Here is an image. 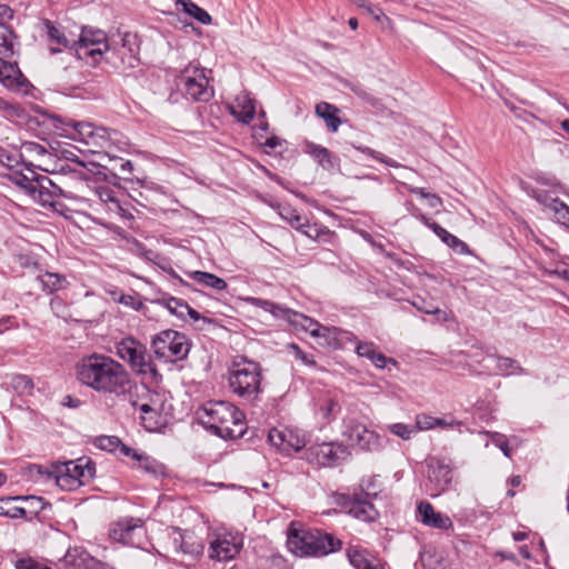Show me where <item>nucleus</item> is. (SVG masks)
Here are the masks:
<instances>
[{
    "label": "nucleus",
    "mask_w": 569,
    "mask_h": 569,
    "mask_svg": "<svg viewBox=\"0 0 569 569\" xmlns=\"http://www.w3.org/2000/svg\"><path fill=\"white\" fill-rule=\"evenodd\" d=\"M73 189L84 192L87 189L96 198L104 203L114 204L122 210L113 190L106 186L110 183L119 186V174L107 172V168L93 156H109L112 146L111 132L103 127H96L91 122L73 121Z\"/></svg>",
    "instance_id": "f257e3e1"
},
{
    "label": "nucleus",
    "mask_w": 569,
    "mask_h": 569,
    "mask_svg": "<svg viewBox=\"0 0 569 569\" xmlns=\"http://www.w3.org/2000/svg\"><path fill=\"white\" fill-rule=\"evenodd\" d=\"M76 375L82 385L92 390L124 397L129 401H132V391L139 390L124 367L104 355L92 353L83 357L76 366Z\"/></svg>",
    "instance_id": "f03ea898"
},
{
    "label": "nucleus",
    "mask_w": 569,
    "mask_h": 569,
    "mask_svg": "<svg viewBox=\"0 0 569 569\" xmlns=\"http://www.w3.org/2000/svg\"><path fill=\"white\" fill-rule=\"evenodd\" d=\"M200 425L224 440L242 438L247 430L246 416L228 401H208L197 411Z\"/></svg>",
    "instance_id": "7ed1b4c3"
},
{
    "label": "nucleus",
    "mask_w": 569,
    "mask_h": 569,
    "mask_svg": "<svg viewBox=\"0 0 569 569\" xmlns=\"http://www.w3.org/2000/svg\"><path fill=\"white\" fill-rule=\"evenodd\" d=\"M262 380V368L259 362L244 356L234 357L228 371L229 388L233 395L250 405H256L261 401L263 393Z\"/></svg>",
    "instance_id": "20e7f679"
},
{
    "label": "nucleus",
    "mask_w": 569,
    "mask_h": 569,
    "mask_svg": "<svg viewBox=\"0 0 569 569\" xmlns=\"http://www.w3.org/2000/svg\"><path fill=\"white\" fill-rule=\"evenodd\" d=\"M287 546L297 557L321 558L340 551L343 542L331 532L307 529L291 531L288 535Z\"/></svg>",
    "instance_id": "39448f33"
},
{
    "label": "nucleus",
    "mask_w": 569,
    "mask_h": 569,
    "mask_svg": "<svg viewBox=\"0 0 569 569\" xmlns=\"http://www.w3.org/2000/svg\"><path fill=\"white\" fill-rule=\"evenodd\" d=\"M335 503L351 518L366 522H376L380 512L375 506L378 493H367L362 489L349 488L346 492H336Z\"/></svg>",
    "instance_id": "423d86ee"
},
{
    "label": "nucleus",
    "mask_w": 569,
    "mask_h": 569,
    "mask_svg": "<svg viewBox=\"0 0 569 569\" xmlns=\"http://www.w3.org/2000/svg\"><path fill=\"white\" fill-rule=\"evenodd\" d=\"M176 84L186 99L194 102H209L214 96L207 69L200 66L188 64L176 78Z\"/></svg>",
    "instance_id": "0eeeda50"
},
{
    "label": "nucleus",
    "mask_w": 569,
    "mask_h": 569,
    "mask_svg": "<svg viewBox=\"0 0 569 569\" xmlns=\"http://www.w3.org/2000/svg\"><path fill=\"white\" fill-rule=\"evenodd\" d=\"M140 42L138 36L131 32H124L120 37V42L109 43L106 50L104 59L117 72L130 74L140 66Z\"/></svg>",
    "instance_id": "6e6552de"
},
{
    "label": "nucleus",
    "mask_w": 569,
    "mask_h": 569,
    "mask_svg": "<svg viewBox=\"0 0 569 569\" xmlns=\"http://www.w3.org/2000/svg\"><path fill=\"white\" fill-rule=\"evenodd\" d=\"M109 49L107 34L103 30L82 27L78 41H73V51L79 61L96 67Z\"/></svg>",
    "instance_id": "1a4fd4ad"
},
{
    "label": "nucleus",
    "mask_w": 569,
    "mask_h": 569,
    "mask_svg": "<svg viewBox=\"0 0 569 569\" xmlns=\"http://www.w3.org/2000/svg\"><path fill=\"white\" fill-rule=\"evenodd\" d=\"M154 355L166 361L184 359L190 351V343L184 333L167 329L159 332L151 342Z\"/></svg>",
    "instance_id": "9d476101"
},
{
    "label": "nucleus",
    "mask_w": 569,
    "mask_h": 569,
    "mask_svg": "<svg viewBox=\"0 0 569 569\" xmlns=\"http://www.w3.org/2000/svg\"><path fill=\"white\" fill-rule=\"evenodd\" d=\"M301 329L317 338L321 347L330 350L346 349L349 347V342L356 340L353 332L338 327H326L308 316Z\"/></svg>",
    "instance_id": "9b49d317"
},
{
    "label": "nucleus",
    "mask_w": 569,
    "mask_h": 569,
    "mask_svg": "<svg viewBox=\"0 0 569 569\" xmlns=\"http://www.w3.org/2000/svg\"><path fill=\"white\" fill-rule=\"evenodd\" d=\"M349 456L348 447L338 441L312 443L303 451L305 459L320 468L337 467Z\"/></svg>",
    "instance_id": "f8f14e48"
},
{
    "label": "nucleus",
    "mask_w": 569,
    "mask_h": 569,
    "mask_svg": "<svg viewBox=\"0 0 569 569\" xmlns=\"http://www.w3.org/2000/svg\"><path fill=\"white\" fill-rule=\"evenodd\" d=\"M116 349L117 356L127 361L133 371L141 375L157 373L146 346L138 340L131 337L124 338L117 343Z\"/></svg>",
    "instance_id": "ddd939ff"
},
{
    "label": "nucleus",
    "mask_w": 569,
    "mask_h": 569,
    "mask_svg": "<svg viewBox=\"0 0 569 569\" xmlns=\"http://www.w3.org/2000/svg\"><path fill=\"white\" fill-rule=\"evenodd\" d=\"M69 461L52 462L50 466L31 463L24 468V476L34 482H52L62 490L71 489Z\"/></svg>",
    "instance_id": "4468645a"
},
{
    "label": "nucleus",
    "mask_w": 569,
    "mask_h": 569,
    "mask_svg": "<svg viewBox=\"0 0 569 569\" xmlns=\"http://www.w3.org/2000/svg\"><path fill=\"white\" fill-rule=\"evenodd\" d=\"M144 533V521L141 518L122 517L109 526V538L123 546L140 547Z\"/></svg>",
    "instance_id": "2eb2a0df"
},
{
    "label": "nucleus",
    "mask_w": 569,
    "mask_h": 569,
    "mask_svg": "<svg viewBox=\"0 0 569 569\" xmlns=\"http://www.w3.org/2000/svg\"><path fill=\"white\" fill-rule=\"evenodd\" d=\"M453 469L443 459L431 458L427 463L426 491L432 497H439L451 488Z\"/></svg>",
    "instance_id": "dca6fc26"
},
{
    "label": "nucleus",
    "mask_w": 569,
    "mask_h": 569,
    "mask_svg": "<svg viewBox=\"0 0 569 569\" xmlns=\"http://www.w3.org/2000/svg\"><path fill=\"white\" fill-rule=\"evenodd\" d=\"M242 538L232 532H214L209 541V557L218 561L233 559L242 549Z\"/></svg>",
    "instance_id": "f3484780"
},
{
    "label": "nucleus",
    "mask_w": 569,
    "mask_h": 569,
    "mask_svg": "<svg viewBox=\"0 0 569 569\" xmlns=\"http://www.w3.org/2000/svg\"><path fill=\"white\" fill-rule=\"evenodd\" d=\"M268 442L284 456H290L292 452H298L306 447L305 438L287 428L270 429Z\"/></svg>",
    "instance_id": "a211bd4d"
},
{
    "label": "nucleus",
    "mask_w": 569,
    "mask_h": 569,
    "mask_svg": "<svg viewBox=\"0 0 569 569\" xmlns=\"http://www.w3.org/2000/svg\"><path fill=\"white\" fill-rule=\"evenodd\" d=\"M346 436L360 450L376 451L381 447L379 435L357 421L347 426Z\"/></svg>",
    "instance_id": "6ab92c4d"
},
{
    "label": "nucleus",
    "mask_w": 569,
    "mask_h": 569,
    "mask_svg": "<svg viewBox=\"0 0 569 569\" xmlns=\"http://www.w3.org/2000/svg\"><path fill=\"white\" fill-rule=\"evenodd\" d=\"M253 303L257 307L262 308L263 310L270 312L273 317L287 320L291 326L296 329H301L305 321H307V316L295 311L292 309L282 307L272 301L254 298Z\"/></svg>",
    "instance_id": "aec40b11"
},
{
    "label": "nucleus",
    "mask_w": 569,
    "mask_h": 569,
    "mask_svg": "<svg viewBox=\"0 0 569 569\" xmlns=\"http://www.w3.org/2000/svg\"><path fill=\"white\" fill-rule=\"evenodd\" d=\"M137 395L134 390L132 391V396ZM131 405L133 407H139L140 410V419L141 425L147 431L150 432H160L162 429L167 427L168 420L167 417L163 416L158 409L153 408L149 403H141L139 405L137 400L133 398L131 399Z\"/></svg>",
    "instance_id": "412c9836"
},
{
    "label": "nucleus",
    "mask_w": 569,
    "mask_h": 569,
    "mask_svg": "<svg viewBox=\"0 0 569 569\" xmlns=\"http://www.w3.org/2000/svg\"><path fill=\"white\" fill-rule=\"evenodd\" d=\"M417 513L418 520L425 526L442 530L452 528L451 519L441 512H437L429 501H420L417 506Z\"/></svg>",
    "instance_id": "4be33fe9"
},
{
    "label": "nucleus",
    "mask_w": 569,
    "mask_h": 569,
    "mask_svg": "<svg viewBox=\"0 0 569 569\" xmlns=\"http://www.w3.org/2000/svg\"><path fill=\"white\" fill-rule=\"evenodd\" d=\"M0 83L10 91H20L29 82L17 62L4 60L0 61Z\"/></svg>",
    "instance_id": "5701e85b"
},
{
    "label": "nucleus",
    "mask_w": 569,
    "mask_h": 569,
    "mask_svg": "<svg viewBox=\"0 0 569 569\" xmlns=\"http://www.w3.org/2000/svg\"><path fill=\"white\" fill-rule=\"evenodd\" d=\"M305 151L326 171L331 172L340 168V158L323 146L308 141Z\"/></svg>",
    "instance_id": "b1692460"
},
{
    "label": "nucleus",
    "mask_w": 569,
    "mask_h": 569,
    "mask_svg": "<svg viewBox=\"0 0 569 569\" xmlns=\"http://www.w3.org/2000/svg\"><path fill=\"white\" fill-rule=\"evenodd\" d=\"M230 113L241 123L249 124L256 113V100L248 92L237 96L234 104L229 107Z\"/></svg>",
    "instance_id": "393cba45"
},
{
    "label": "nucleus",
    "mask_w": 569,
    "mask_h": 569,
    "mask_svg": "<svg viewBox=\"0 0 569 569\" xmlns=\"http://www.w3.org/2000/svg\"><path fill=\"white\" fill-rule=\"evenodd\" d=\"M31 176L19 173L14 178V182L26 189L29 194H31L33 198L36 197V193H39V196L42 194V189H48L47 184H51L56 188V192H62V190L59 187H56L52 181L44 176H37L36 172L28 168Z\"/></svg>",
    "instance_id": "a878e982"
},
{
    "label": "nucleus",
    "mask_w": 569,
    "mask_h": 569,
    "mask_svg": "<svg viewBox=\"0 0 569 569\" xmlns=\"http://www.w3.org/2000/svg\"><path fill=\"white\" fill-rule=\"evenodd\" d=\"M96 476V462L89 457L73 460V483L78 486L89 485Z\"/></svg>",
    "instance_id": "bb28decb"
},
{
    "label": "nucleus",
    "mask_w": 569,
    "mask_h": 569,
    "mask_svg": "<svg viewBox=\"0 0 569 569\" xmlns=\"http://www.w3.org/2000/svg\"><path fill=\"white\" fill-rule=\"evenodd\" d=\"M17 34L7 23H0V61L9 60L18 52Z\"/></svg>",
    "instance_id": "cd10ccee"
},
{
    "label": "nucleus",
    "mask_w": 569,
    "mask_h": 569,
    "mask_svg": "<svg viewBox=\"0 0 569 569\" xmlns=\"http://www.w3.org/2000/svg\"><path fill=\"white\" fill-rule=\"evenodd\" d=\"M487 357L496 362L495 373L503 377L527 375V371L513 358L488 353Z\"/></svg>",
    "instance_id": "c85d7f7f"
},
{
    "label": "nucleus",
    "mask_w": 569,
    "mask_h": 569,
    "mask_svg": "<svg viewBox=\"0 0 569 569\" xmlns=\"http://www.w3.org/2000/svg\"><path fill=\"white\" fill-rule=\"evenodd\" d=\"M315 112L319 118H321L325 121L330 132L338 131L341 124V119L339 117L340 109L338 107L329 102L321 101L316 104Z\"/></svg>",
    "instance_id": "c756f323"
},
{
    "label": "nucleus",
    "mask_w": 569,
    "mask_h": 569,
    "mask_svg": "<svg viewBox=\"0 0 569 569\" xmlns=\"http://www.w3.org/2000/svg\"><path fill=\"white\" fill-rule=\"evenodd\" d=\"M347 557L355 569H385L383 566L373 563L370 555L359 547L351 546L347 549Z\"/></svg>",
    "instance_id": "7c9ffc66"
},
{
    "label": "nucleus",
    "mask_w": 569,
    "mask_h": 569,
    "mask_svg": "<svg viewBox=\"0 0 569 569\" xmlns=\"http://www.w3.org/2000/svg\"><path fill=\"white\" fill-rule=\"evenodd\" d=\"M433 232L435 234L441 239L443 243H446L449 248L453 249L460 254H471L472 251L469 248V246L460 240L455 234L450 233L447 229L441 227L440 224L433 226Z\"/></svg>",
    "instance_id": "2f4dec72"
},
{
    "label": "nucleus",
    "mask_w": 569,
    "mask_h": 569,
    "mask_svg": "<svg viewBox=\"0 0 569 569\" xmlns=\"http://www.w3.org/2000/svg\"><path fill=\"white\" fill-rule=\"evenodd\" d=\"M189 277L197 283L217 291H222L228 287L224 279L207 271H192L189 273Z\"/></svg>",
    "instance_id": "473e14b6"
},
{
    "label": "nucleus",
    "mask_w": 569,
    "mask_h": 569,
    "mask_svg": "<svg viewBox=\"0 0 569 569\" xmlns=\"http://www.w3.org/2000/svg\"><path fill=\"white\" fill-rule=\"evenodd\" d=\"M43 27L51 43H56L58 47L50 46L51 53H58L62 51V48L68 47V39L64 33L56 26L52 21L43 20Z\"/></svg>",
    "instance_id": "72a5a7b5"
},
{
    "label": "nucleus",
    "mask_w": 569,
    "mask_h": 569,
    "mask_svg": "<svg viewBox=\"0 0 569 569\" xmlns=\"http://www.w3.org/2000/svg\"><path fill=\"white\" fill-rule=\"evenodd\" d=\"M134 461L139 469L156 478L166 475V466L144 452H140Z\"/></svg>",
    "instance_id": "f704fd0d"
},
{
    "label": "nucleus",
    "mask_w": 569,
    "mask_h": 569,
    "mask_svg": "<svg viewBox=\"0 0 569 569\" xmlns=\"http://www.w3.org/2000/svg\"><path fill=\"white\" fill-rule=\"evenodd\" d=\"M73 569H102L101 562L83 548H73Z\"/></svg>",
    "instance_id": "c9c22d12"
},
{
    "label": "nucleus",
    "mask_w": 569,
    "mask_h": 569,
    "mask_svg": "<svg viewBox=\"0 0 569 569\" xmlns=\"http://www.w3.org/2000/svg\"><path fill=\"white\" fill-rule=\"evenodd\" d=\"M340 409L338 400L331 396H325L317 402V413L327 421L333 420Z\"/></svg>",
    "instance_id": "e433bc0d"
},
{
    "label": "nucleus",
    "mask_w": 569,
    "mask_h": 569,
    "mask_svg": "<svg viewBox=\"0 0 569 569\" xmlns=\"http://www.w3.org/2000/svg\"><path fill=\"white\" fill-rule=\"evenodd\" d=\"M177 4L182 7V10L188 16L192 17L202 24H210L212 22L211 16L197 3L191 0H177Z\"/></svg>",
    "instance_id": "4c0bfd02"
},
{
    "label": "nucleus",
    "mask_w": 569,
    "mask_h": 569,
    "mask_svg": "<svg viewBox=\"0 0 569 569\" xmlns=\"http://www.w3.org/2000/svg\"><path fill=\"white\" fill-rule=\"evenodd\" d=\"M204 546L201 541H197L192 532H184L180 535L179 550L186 555L197 557L203 552Z\"/></svg>",
    "instance_id": "58836bf2"
},
{
    "label": "nucleus",
    "mask_w": 569,
    "mask_h": 569,
    "mask_svg": "<svg viewBox=\"0 0 569 569\" xmlns=\"http://www.w3.org/2000/svg\"><path fill=\"white\" fill-rule=\"evenodd\" d=\"M280 217L293 229L301 231L307 226V218L301 216L298 210L291 207H283Z\"/></svg>",
    "instance_id": "ea45409f"
},
{
    "label": "nucleus",
    "mask_w": 569,
    "mask_h": 569,
    "mask_svg": "<svg viewBox=\"0 0 569 569\" xmlns=\"http://www.w3.org/2000/svg\"><path fill=\"white\" fill-rule=\"evenodd\" d=\"M158 303L167 308L170 313L181 319L184 318V310H188V303L184 300L171 296L159 299Z\"/></svg>",
    "instance_id": "a19ab883"
},
{
    "label": "nucleus",
    "mask_w": 569,
    "mask_h": 569,
    "mask_svg": "<svg viewBox=\"0 0 569 569\" xmlns=\"http://www.w3.org/2000/svg\"><path fill=\"white\" fill-rule=\"evenodd\" d=\"M97 156H93L91 157V159H94ZM99 158H103L106 157L103 153L101 156H98ZM110 158V160H112L114 162L112 169L113 170H119L122 176H119V180H126V181H133V176H132V172H133V163L132 161L130 160H124L122 158H114V157H111L110 154L108 156Z\"/></svg>",
    "instance_id": "79ce46f5"
},
{
    "label": "nucleus",
    "mask_w": 569,
    "mask_h": 569,
    "mask_svg": "<svg viewBox=\"0 0 569 569\" xmlns=\"http://www.w3.org/2000/svg\"><path fill=\"white\" fill-rule=\"evenodd\" d=\"M300 232L312 240H320L325 237H331L335 234V232L331 231L327 226L321 223L311 224L309 220H307L306 228H303Z\"/></svg>",
    "instance_id": "37998d69"
},
{
    "label": "nucleus",
    "mask_w": 569,
    "mask_h": 569,
    "mask_svg": "<svg viewBox=\"0 0 569 569\" xmlns=\"http://www.w3.org/2000/svg\"><path fill=\"white\" fill-rule=\"evenodd\" d=\"M356 149L358 151H360L361 153H363L365 156L371 158V159H375L381 163H385L386 166L388 167H391V168H399L401 167L400 163H398L396 160L387 157L386 154L370 148V147H367V146H358L356 147Z\"/></svg>",
    "instance_id": "c03bdc74"
},
{
    "label": "nucleus",
    "mask_w": 569,
    "mask_h": 569,
    "mask_svg": "<svg viewBox=\"0 0 569 569\" xmlns=\"http://www.w3.org/2000/svg\"><path fill=\"white\" fill-rule=\"evenodd\" d=\"M51 310L58 317L69 322L71 318V309L69 305L59 296H54L50 302Z\"/></svg>",
    "instance_id": "a18cd8bd"
},
{
    "label": "nucleus",
    "mask_w": 569,
    "mask_h": 569,
    "mask_svg": "<svg viewBox=\"0 0 569 569\" xmlns=\"http://www.w3.org/2000/svg\"><path fill=\"white\" fill-rule=\"evenodd\" d=\"M349 346H355L356 353L368 360L378 351V347L375 342L360 341L357 337L355 341L349 342Z\"/></svg>",
    "instance_id": "49530a36"
},
{
    "label": "nucleus",
    "mask_w": 569,
    "mask_h": 569,
    "mask_svg": "<svg viewBox=\"0 0 569 569\" xmlns=\"http://www.w3.org/2000/svg\"><path fill=\"white\" fill-rule=\"evenodd\" d=\"M94 446L101 450L116 452L121 445V440L117 436H99L93 441Z\"/></svg>",
    "instance_id": "de8ad7c7"
},
{
    "label": "nucleus",
    "mask_w": 569,
    "mask_h": 569,
    "mask_svg": "<svg viewBox=\"0 0 569 569\" xmlns=\"http://www.w3.org/2000/svg\"><path fill=\"white\" fill-rule=\"evenodd\" d=\"M388 430L392 435H395L403 440H409V439H411L412 435L417 433V428H415V426L406 425L402 422L389 425Z\"/></svg>",
    "instance_id": "09e8293b"
},
{
    "label": "nucleus",
    "mask_w": 569,
    "mask_h": 569,
    "mask_svg": "<svg viewBox=\"0 0 569 569\" xmlns=\"http://www.w3.org/2000/svg\"><path fill=\"white\" fill-rule=\"evenodd\" d=\"M555 220L569 229V206L561 199L556 201L553 209Z\"/></svg>",
    "instance_id": "8fccbe9b"
},
{
    "label": "nucleus",
    "mask_w": 569,
    "mask_h": 569,
    "mask_svg": "<svg viewBox=\"0 0 569 569\" xmlns=\"http://www.w3.org/2000/svg\"><path fill=\"white\" fill-rule=\"evenodd\" d=\"M38 280L42 284V288L49 292L58 290L61 282L59 274L51 272L38 276Z\"/></svg>",
    "instance_id": "3c124183"
},
{
    "label": "nucleus",
    "mask_w": 569,
    "mask_h": 569,
    "mask_svg": "<svg viewBox=\"0 0 569 569\" xmlns=\"http://www.w3.org/2000/svg\"><path fill=\"white\" fill-rule=\"evenodd\" d=\"M263 569H292L288 560L279 555L272 553L264 559Z\"/></svg>",
    "instance_id": "603ef678"
},
{
    "label": "nucleus",
    "mask_w": 569,
    "mask_h": 569,
    "mask_svg": "<svg viewBox=\"0 0 569 569\" xmlns=\"http://www.w3.org/2000/svg\"><path fill=\"white\" fill-rule=\"evenodd\" d=\"M118 302L126 307H129L136 311H139L144 307L143 301L141 300V298L138 293H132V295L123 293L119 297Z\"/></svg>",
    "instance_id": "864d4df0"
},
{
    "label": "nucleus",
    "mask_w": 569,
    "mask_h": 569,
    "mask_svg": "<svg viewBox=\"0 0 569 569\" xmlns=\"http://www.w3.org/2000/svg\"><path fill=\"white\" fill-rule=\"evenodd\" d=\"M377 476L372 475L366 478H362L360 482L352 487L353 489H362L363 492L367 493H378V498L380 497V490H376L377 488Z\"/></svg>",
    "instance_id": "5fc2aeb1"
},
{
    "label": "nucleus",
    "mask_w": 569,
    "mask_h": 569,
    "mask_svg": "<svg viewBox=\"0 0 569 569\" xmlns=\"http://www.w3.org/2000/svg\"><path fill=\"white\" fill-rule=\"evenodd\" d=\"M12 386L20 393H29L33 388V382L28 376L19 375L12 379Z\"/></svg>",
    "instance_id": "6e6d98bb"
},
{
    "label": "nucleus",
    "mask_w": 569,
    "mask_h": 569,
    "mask_svg": "<svg viewBox=\"0 0 569 569\" xmlns=\"http://www.w3.org/2000/svg\"><path fill=\"white\" fill-rule=\"evenodd\" d=\"M533 198L550 211L553 209L556 201L560 200L558 197H553L549 191L545 190L536 191Z\"/></svg>",
    "instance_id": "4d7b16f0"
},
{
    "label": "nucleus",
    "mask_w": 569,
    "mask_h": 569,
    "mask_svg": "<svg viewBox=\"0 0 569 569\" xmlns=\"http://www.w3.org/2000/svg\"><path fill=\"white\" fill-rule=\"evenodd\" d=\"M439 422L438 418L431 417L429 415H418L416 417L417 432L421 430H430L436 427V423Z\"/></svg>",
    "instance_id": "13d9d810"
},
{
    "label": "nucleus",
    "mask_w": 569,
    "mask_h": 569,
    "mask_svg": "<svg viewBox=\"0 0 569 569\" xmlns=\"http://www.w3.org/2000/svg\"><path fill=\"white\" fill-rule=\"evenodd\" d=\"M350 89L357 97L372 107H377L380 102L377 97L367 92L360 84H353L350 87Z\"/></svg>",
    "instance_id": "bf43d9fd"
},
{
    "label": "nucleus",
    "mask_w": 569,
    "mask_h": 569,
    "mask_svg": "<svg viewBox=\"0 0 569 569\" xmlns=\"http://www.w3.org/2000/svg\"><path fill=\"white\" fill-rule=\"evenodd\" d=\"M369 361L378 369H383L388 363L396 366L398 362L393 358L385 356L379 350L369 359Z\"/></svg>",
    "instance_id": "052dcab7"
},
{
    "label": "nucleus",
    "mask_w": 569,
    "mask_h": 569,
    "mask_svg": "<svg viewBox=\"0 0 569 569\" xmlns=\"http://www.w3.org/2000/svg\"><path fill=\"white\" fill-rule=\"evenodd\" d=\"M16 569H51L44 563L38 562L31 558L20 559L16 563Z\"/></svg>",
    "instance_id": "680f3d73"
},
{
    "label": "nucleus",
    "mask_w": 569,
    "mask_h": 569,
    "mask_svg": "<svg viewBox=\"0 0 569 569\" xmlns=\"http://www.w3.org/2000/svg\"><path fill=\"white\" fill-rule=\"evenodd\" d=\"M18 322L16 317L13 316H7L0 319V333L6 332L7 330L11 328H17Z\"/></svg>",
    "instance_id": "e2e57ef3"
},
{
    "label": "nucleus",
    "mask_w": 569,
    "mask_h": 569,
    "mask_svg": "<svg viewBox=\"0 0 569 569\" xmlns=\"http://www.w3.org/2000/svg\"><path fill=\"white\" fill-rule=\"evenodd\" d=\"M19 107L8 102L2 97H0V111L6 112L9 116L17 114Z\"/></svg>",
    "instance_id": "0e129e2a"
},
{
    "label": "nucleus",
    "mask_w": 569,
    "mask_h": 569,
    "mask_svg": "<svg viewBox=\"0 0 569 569\" xmlns=\"http://www.w3.org/2000/svg\"><path fill=\"white\" fill-rule=\"evenodd\" d=\"M292 348L296 350V356L308 366H316V361L311 356L305 353L297 345H292Z\"/></svg>",
    "instance_id": "69168bd1"
},
{
    "label": "nucleus",
    "mask_w": 569,
    "mask_h": 569,
    "mask_svg": "<svg viewBox=\"0 0 569 569\" xmlns=\"http://www.w3.org/2000/svg\"><path fill=\"white\" fill-rule=\"evenodd\" d=\"M118 450L120 452V455L124 456V457H130L131 459L136 460L137 457L139 456V451L137 449H133L124 443L121 442V445L118 447Z\"/></svg>",
    "instance_id": "338daca9"
},
{
    "label": "nucleus",
    "mask_w": 569,
    "mask_h": 569,
    "mask_svg": "<svg viewBox=\"0 0 569 569\" xmlns=\"http://www.w3.org/2000/svg\"><path fill=\"white\" fill-rule=\"evenodd\" d=\"M13 18V10L7 4H0V23H6Z\"/></svg>",
    "instance_id": "774afa93"
}]
</instances>
